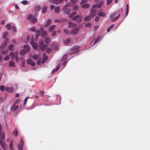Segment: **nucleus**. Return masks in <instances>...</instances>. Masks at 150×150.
Masks as SVG:
<instances>
[{
  "label": "nucleus",
  "mask_w": 150,
  "mask_h": 150,
  "mask_svg": "<svg viewBox=\"0 0 150 150\" xmlns=\"http://www.w3.org/2000/svg\"><path fill=\"white\" fill-rule=\"evenodd\" d=\"M22 3L23 4L25 5L27 4L28 1L26 0H23L22 1Z\"/></svg>",
  "instance_id": "obj_48"
},
{
  "label": "nucleus",
  "mask_w": 150,
  "mask_h": 150,
  "mask_svg": "<svg viewBox=\"0 0 150 150\" xmlns=\"http://www.w3.org/2000/svg\"><path fill=\"white\" fill-rule=\"evenodd\" d=\"M14 89V88L13 87H7L5 88L6 91L7 92L9 93L13 92Z\"/></svg>",
  "instance_id": "obj_9"
},
{
  "label": "nucleus",
  "mask_w": 150,
  "mask_h": 150,
  "mask_svg": "<svg viewBox=\"0 0 150 150\" xmlns=\"http://www.w3.org/2000/svg\"><path fill=\"white\" fill-rule=\"evenodd\" d=\"M64 31L67 34H69L71 33V32H69L68 30L67 29H64Z\"/></svg>",
  "instance_id": "obj_41"
},
{
  "label": "nucleus",
  "mask_w": 150,
  "mask_h": 150,
  "mask_svg": "<svg viewBox=\"0 0 150 150\" xmlns=\"http://www.w3.org/2000/svg\"><path fill=\"white\" fill-rule=\"evenodd\" d=\"M9 57L8 55H6L4 59V60L5 61H7L9 59Z\"/></svg>",
  "instance_id": "obj_44"
},
{
  "label": "nucleus",
  "mask_w": 150,
  "mask_h": 150,
  "mask_svg": "<svg viewBox=\"0 0 150 150\" xmlns=\"http://www.w3.org/2000/svg\"><path fill=\"white\" fill-rule=\"evenodd\" d=\"M88 0H82L80 2V4L82 6L85 4L87 2Z\"/></svg>",
  "instance_id": "obj_35"
},
{
  "label": "nucleus",
  "mask_w": 150,
  "mask_h": 150,
  "mask_svg": "<svg viewBox=\"0 0 150 150\" xmlns=\"http://www.w3.org/2000/svg\"><path fill=\"white\" fill-rule=\"evenodd\" d=\"M112 0H107V3L108 5L110 4L112 2Z\"/></svg>",
  "instance_id": "obj_55"
},
{
  "label": "nucleus",
  "mask_w": 150,
  "mask_h": 150,
  "mask_svg": "<svg viewBox=\"0 0 150 150\" xmlns=\"http://www.w3.org/2000/svg\"><path fill=\"white\" fill-rule=\"evenodd\" d=\"M40 47V49L42 51H44L45 49L46 45L44 44L43 41L42 40H40L39 41Z\"/></svg>",
  "instance_id": "obj_5"
},
{
  "label": "nucleus",
  "mask_w": 150,
  "mask_h": 150,
  "mask_svg": "<svg viewBox=\"0 0 150 150\" xmlns=\"http://www.w3.org/2000/svg\"><path fill=\"white\" fill-rule=\"evenodd\" d=\"M31 44L33 47L35 49H36L38 47V44L36 42H31Z\"/></svg>",
  "instance_id": "obj_21"
},
{
  "label": "nucleus",
  "mask_w": 150,
  "mask_h": 150,
  "mask_svg": "<svg viewBox=\"0 0 150 150\" xmlns=\"http://www.w3.org/2000/svg\"><path fill=\"white\" fill-rule=\"evenodd\" d=\"M47 59V54L44 53L43 55V58H42V63H44Z\"/></svg>",
  "instance_id": "obj_12"
},
{
  "label": "nucleus",
  "mask_w": 150,
  "mask_h": 150,
  "mask_svg": "<svg viewBox=\"0 0 150 150\" xmlns=\"http://www.w3.org/2000/svg\"><path fill=\"white\" fill-rule=\"evenodd\" d=\"M8 33L7 32H5L4 34H3V38H5L7 36V35H8Z\"/></svg>",
  "instance_id": "obj_46"
},
{
  "label": "nucleus",
  "mask_w": 150,
  "mask_h": 150,
  "mask_svg": "<svg viewBox=\"0 0 150 150\" xmlns=\"http://www.w3.org/2000/svg\"><path fill=\"white\" fill-rule=\"evenodd\" d=\"M76 12L73 13L69 15V17L70 18H72V20H74L77 19L76 21L78 23H79L81 22L82 19L81 17H79V15L76 16Z\"/></svg>",
  "instance_id": "obj_2"
},
{
  "label": "nucleus",
  "mask_w": 150,
  "mask_h": 150,
  "mask_svg": "<svg viewBox=\"0 0 150 150\" xmlns=\"http://www.w3.org/2000/svg\"><path fill=\"white\" fill-rule=\"evenodd\" d=\"M55 7V6L53 5H51L50 6V8L51 10H52Z\"/></svg>",
  "instance_id": "obj_62"
},
{
  "label": "nucleus",
  "mask_w": 150,
  "mask_h": 150,
  "mask_svg": "<svg viewBox=\"0 0 150 150\" xmlns=\"http://www.w3.org/2000/svg\"><path fill=\"white\" fill-rule=\"evenodd\" d=\"M56 31H54V32H53L52 34V35L53 36H55L56 34Z\"/></svg>",
  "instance_id": "obj_60"
},
{
  "label": "nucleus",
  "mask_w": 150,
  "mask_h": 150,
  "mask_svg": "<svg viewBox=\"0 0 150 150\" xmlns=\"http://www.w3.org/2000/svg\"><path fill=\"white\" fill-rule=\"evenodd\" d=\"M5 26L8 29H10L11 28V25L10 24L6 25Z\"/></svg>",
  "instance_id": "obj_47"
},
{
  "label": "nucleus",
  "mask_w": 150,
  "mask_h": 150,
  "mask_svg": "<svg viewBox=\"0 0 150 150\" xmlns=\"http://www.w3.org/2000/svg\"><path fill=\"white\" fill-rule=\"evenodd\" d=\"M18 107V105H16V104H14L11 108V111L14 112L17 109Z\"/></svg>",
  "instance_id": "obj_15"
},
{
  "label": "nucleus",
  "mask_w": 150,
  "mask_h": 150,
  "mask_svg": "<svg viewBox=\"0 0 150 150\" xmlns=\"http://www.w3.org/2000/svg\"><path fill=\"white\" fill-rule=\"evenodd\" d=\"M116 13H114L112 14H111L110 16V18L111 19V22H115L116 21L118 18L120 16V14H119L115 18L116 16L115 14Z\"/></svg>",
  "instance_id": "obj_3"
},
{
  "label": "nucleus",
  "mask_w": 150,
  "mask_h": 150,
  "mask_svg": "<svg viewBox=\"0 0 150 150\" xmlns=\"http://www.w3.org/2000/svg\"><path fill=\"white\" fill-rule=\"evenodd\" d=\"M13 141L12 140H11L10 143L9 144V148L10 150H13Z\"/></svg>",
  "instance_id": "obj_27"
},
{
  "label": "nucleus",
  "mask_w": 150,
  "mask_h": 150,
  "mask_svg": "<svg viewBox=\"0 0 150 150\" xmlns=\"http://www.w3.org/2000/svg\"><path fill=\"white\" fill-rule=\"evenodd\" d=\"M47 7L46 6H44L42 9V13H45L47 11Z\"/></svg>",
  "instance_id": "obj_23"
},
{
  "label": "nucleus",
  "mask_w": 150,
  "mask_h": 150,
  "mask_svg": "<svg viewBox=\"0 0 150 150\" xmlns=\"http://www.w3.org/2000/svg\"><path fill=\"white\" fill-rule=\"evenodd\" d=\"M59 67H60L59 65L56 66V68L55 69V71H57L59 70Z\"/></svg>",
  "instance_id": "obj_56"
},
{
  "label": "nucleus",
  "mask_w": 150,
  "mask_h": 150,
  "mask_svg": "<svg viewBox=\"0 0 150 150\" xmlns=\"http://www.w3.org/2000/svg\"><path fill=\"white\" fill-rule=\"evenodd\" d=\"M70 39H67L64 41V43L65 44H67L69 43L70 42Z\"/></svg>",
  "instance_id": "obj_36"
},
{
  "label": "nucleus",
  "mask_w": 150,
  "mask_h": 150,
  "mask_svg": "<svg viewBox=\"0 0 150 150\" xmlns=\"http://www.w3.org/2000/svg\"><path fill=\"white\" fill-rule=\"evenodd\" d=\"M19 93H17L16 95V98L18 97H19Z\"/></svg>",
  "instance_id": "obj_64"
},
{
  "label": "nucleus",
  "mask_w": 150,
  "mask_h": 150,
  "mask_svg": "<svg viewBox=\"0 0 150 150\" xmlns=\"http://www.w3.org/2000/svg\"><path fill=\"white\" fill-rule=\"evenodd\" d=\"M79 30V28H75L71 30V34L73 35H75L78 33Z\"/></svg>",
  "instance_id": "obj_6"
},
{
  "label": "nucleus",
  "mask_w": 150,
  "mask_h": 150,
  "mask_svg": "<svg viewBox=\"0 0 150 150\" xmlns=\"http://www.w3.org/2000/svg\"><path fill=\"white\" fill-rule=\"evenodd\" d=\"M11 29H12L13 31L14 32H15L16 31V28L15 27V26H13L11 27Z\"/></svg>",
  "instance_id": "obj_49"
},
{
  "label": "nucleus",
  "mask_w": 150,
  "mask_h": 150,
  "mask_svg": "<svg viewBox=\"0 0 150 150\" xmlns=\"http://www.w3.org/2000/svg\"><path fill=\"white\" fill-rule=\"evenodd\" d=\"M98 15L99 16H101L102 17H103L105 16V14L103 12H100V13H98Z\"/></svg>",
  "instance_id": "obj_31"
},
{
  "label": "nucleus",
  "mask_w": 150,
  "mask_h": 150,
  "mask_svg": "<svg viewBox=\"0 0 150 150\" xmlns=\"http://www.w3.org/2000/svg\"><path fill=\"white\" fill-rule=\"evenodd\" d=\"M67 62L66 61H64L63 62V63H62V65L65 66L67 64Z\"/></svg>",
  "instance_id": "obj_61"
},
{
  "label": "nucleus",
  "mask_w": 150,
  "mask_h": 150,
  "mask_svg": "<svg viewBox=\"0 0 150 150\" xmlns=\"http://www.w3.org/2000/svg\"><path fill=\"white\" fill-rule=\"evenodd\" d=\"M99 19V17L98 16L96 17L95 19V20L96 22H98Z\"/></svg>",
  "instance_id": "obj_58"
},
{
  "label": "nucleus",
  "mask_w": 150,
  "mask_h": 150,
  "mask_svg": "<svg viewBox=\"0 0 150 150\" xmlns=\"http://www.w3.org/2000/svg\"><path fill=\"white\" fill-rule=\"evenodd\" d=\"M92 17H93V16H92L91 14L89 16H86L84 18V21H88L91 19Z\"/></svg>",
  "instance_id": "obj_19"
},
{
  "label": "nucleus",
  "mask_w": 150,
  "mask_h": 150,
  "mask_svg": "<svg viewBox=\"0 0 150 150\" xmlns=\"http://www.w3.org/2000/svg\"><path fill=\"white\" fill-rule=\"evenodd\" d=\"M38 61L37 62V64L38 65H39L41 63V59L40 58L39 59H38Z\"/></svg>",
  "instance_id": "obj_50"
},
{
  "label": "nucleus",
  "mask_w": 150,
  "mask_h": 150,
  "mask_svg": "<svg viewBox=\"0 0 150 150\" xmlns=\"http://www.w3.org/2000/svg\"><path fill=\"white\" fill-rule=\"evenodd\" d=\"M67 54H66L64 55V56L62 58V60H61V62L62 61L65 60L67 59Z\"/></svg>",
  "instance_id": "obj_45"
},
{
  "label": "nucleus",
  "mask_w": 150,
  "mask_h": 150,
  "mask_svg": "<svg viewBox=\"0 0 150 150\" xmlns=\"http://www.w3.org/2000/svg\"><path fill=\"white\" fill-rule=\"evenodd\" d=\"M78 6L75 5L73 7V9L74 11H77L78 8Z\"/></svg>",
  "instance_id": "obj_38"
},
{
  "label": "nucleus",
  "mask_w": 150,
  "mask_h": 150,
  "mask_svg": "<svg viewBox=\"0 0 150 150\" xmlns=\"http://www.w3.org/2000/svg\"><path fill=\"white\" fill-rule=\"evenodd\" d=\"M41 8L40 6H38L35 7V9L36 11H39L41 9Z\"/></svg>",
  "instance_id": "obj_37"
},
{
  "label": "nucleus",
  "mask_w": 150,
  "mask_h": 150,
  "mask_svg": "<svg viewBox=\"0 0 150 150\" xmlns=\"http://www.w3.org/2000/svg\"><path fill=\"white\" fill-rule=\"evenodd\" d=\"M5 87L4 86H0V90L1 91H3L5 89Z\"/></svg>",
  "instance_id": "obj_43"
},
{
  "label": "nucleus",
  "mask_w": 150,
  "mask_h": 150,
  "mask_svg": "<svg viewBox=\"0 0 150 150\" xmlns=\"http://www.w3.org/2000/svg\"><path fill=\"white\" fill-rule=\"evenodd\" d=\"M51 39L48 37L46 38L45 39V42L46 44H48L51 41Z\"/></svg>",
  "instance_id": "obj_28"
},
{
  "label": "nucleus",
  "mask_w": 150,
  "mask_h": 150,
  "mask_svg": "<svg viewBox=\"0 0 150 150\" xmlns=\"http://www.w3.org/2000/svg\"><path fill=\"white\" fill-rule=\"evenodd\" d=\"M0 144L4 150H5V143L2 139H0Z\"/></svg>",
  "instance_id": "obj_14"
},
{
  "label": "nucleus",
  "mask_w": 150,
  "mask_h": 150,
  "mask_svg": "<svg viewBox=\"0 0 150 150\" xmlns=\"http://www.w3.org/2000/svg\"><path fill=\"white\" fill-rule=\"evenodd\" d=\"M98 25L95 26L94 27V30H96L98 28Z\"/></svg>",
  "instance_id": "obj_63"
},
{
  "label": "nucleus",
  "mask_w": 150,
  "mask_h": 150,
  "mask_svg": "<svg viewBox=\"0 0 150 150\" xmlns=\"http://www.w3.org/2000/svg\"><path fill=\"white\" fill-rule=\"evenodd\" d=\"M24 144L22 138H21V141L20 142V144H17V147L18 150H23V146Z\"/></svg>",
  "instance_id": "obj_7"
},
{
  "label": "nucleus",
  "mask_w": 150,
  "mask_h": 150,
  "mask_svg": "<svg viewBox=\"0 0 150 150\" xmlns=\"http://www.w3.org/2000/svg\"><path fill=\"white\" fill-rule=\"evenodd\" d=\"M104 4L103 1H100L98 4H94L92 5L93 8H99L101 7L102 5Z\"/></svg>",
  "instance_id": "obj_8"
},
{
  "label": "nucleus",
  "mask_w": 150,
  "mask_h": 150,
  "mask_svg": "<svg viewBox=\"0 0 150 150\" xmlns=\"http://www.w3.org/2000/svg\"><path fill=\"white\" fill-rule=\"evenodd\" d=\"M91 24L90 23H88L87 24H86L85 25V26L86 27H90L91 26Z\"/></svg>",
  "instance_id": "obj_52"
},
{
  "label": "nucleus",
  "mask_w": 150,
  "mask_h": 150,
  "mask_svg": "<svg viewBox=\"0 0 150 150\" xmlns=\"http://www.w3.org/2000/svg\"><path fill=\"white\" fill-rule=\"evenodd\" d=\"M9 39L8 38H6L5 39L4 42L0 46L1 48V52L2 54H6L8 52L7 50H4V47L6 46L8 42Z\"/></svg>",
  "instance_id": "obj_1"
},
{
  "label": "nucleus",
  "mask_w": 150,
  "mask_h": 150,
  "mask_svg": "<svg viewBox=\"0 0 150 150\" xmlns=\"http://www.w3.org/2000/svg\"><path fill=\"white\" fill-rule=\"evenodd\" d=\"M64 0H53V3L56 4H57L59 3L62 2Z\"/></svg>",
  "instance_id": "obj_24"
},
{
  "label": "nucleus",
  "mask_w": 150,
  "mask_h": 150,
  "mask_svg": "<svg viewBox=\"0 0 150 150\" xmlns=\"http://www.w3.org/2000/svg\"><path fill=\"white\" fill-rule=\"evenodd\" d=\"M24 48L27 51H28L29 49V46L27 45H25L24 46Z\"/></svg>",
  "instance_id": "obj_39"
},
{
  "label": "nucleus",
  "mask_w": 150,
  "mask_h": 150,
  "mask_svg": "<svg viewBox=\"0 0 150 150\" xmlns=\"http://www.w3.org/2000/svg\"><path fill=\"white\" fill-rule=\"evenodd\" d=\"M55 26L54 25H51L49 28V31L50 32H52L54 29L55 28Z\"/></svg>",
  "instance_id": "obj_29"
},
{
  "label": "nucleus",
  "mask_w": 150,
  "mask_h": 150,
  "mask_svg": "<svg viewBox=\"0 0 150 150\" xmlns=\"http://www.w3.org/2000/svg\"><path fill=\"white\" fill-rule=\"evenodd\" d=\"M15 58L16 59V61L17 62H18V61H19L18 58V57L17 56V55L16 56Z\"/></svg>",
  "instance_id": "obj_59"
},
{
  "label": "nucleus",
  "mask_w": 150,
  "mask_h": 150,
  "mask_svg": "<svg viewBox=\"0 0 150 150\" xmlns=\"http://www.w3.org/2000/svg\"><path fill=\"white\" fill-rule=\"evenodd\" d=\"M39 35H40V33H39V32L38 31L37 34L36 35L35 39L36 40H37L38 39Z\"/></svg>",
  "instance_id": "obj_53"
},
{
  "label": "nucleus",
  "mask_w": 150,
  "mask_h": 150,
  "mask_svg": "<svg viewBox=\"0 0 150 150\" xmlns=\"http://www.w3.org/2000/svg\"><path fill=\"white\" fill-rule=\"evenodd\" d=\"M89 6L90 4H89L86 3L83 5H82V6H81V7L84 8H86L88 7Z\"/></svg>",
  "instance_id": "obj_25"
},
{
  "label": "nucleus",
  "mask_w": 150,
  "mask_h": 150,
  "mask_svg": "<svg viewBox=\"0 0 150 150\" xmlns=\"http://www.w3.org/2000/svg\"><path fill=\"white\" fill-rule=\"evenodd\" d=\"M14 45H13L11 44L8 47V49L10 50H12L14 47Z\"/></svg>",
  "instance_id": "obj_33"
},
{
  "label": "nucleus",
  "mask_w": 150,
  "mask_h": 150,
  "mask_svg": "<svg viewBox=\"0 0 150 150\" xmlns=\"http://www.w3.org/2000/svg\"><path fill=\"white\" fill-rule=\"evenodd\" d=\"M15 64L13 61H11L9 64V66L10 67H14Z\"/></svg>",
  "instance_id": "obj_32"
},
{
  "label": "nucleus",
  "mask_w": 150,
  "mask_h": 150,
  "mask_svg": "<svg viewBox=\"0 0 150 150\" xmlns=\"http://www.w3.org/2000/svg\"><path fill=\"white\" fill-rule=\"evenodd\" d=\"M28 98V97H27L25 98V100H24V105H25L26 104Z\"/></svg>",
  "instance_id": "obj_54"
},
{
  "label": "nucleus",
  "mask_w": 150,
  "mask_h": 150,
  "mask_svg": "<svg viewBox=\"0 0 150 150\" xmlns=\"http://www.w3.org/2000/svg\"><path fill=\"white\" fill-rule=\"evenodd\" d=\"M27 64H30L32 66H34L35 64V62H32V59H28L27 61Z\"/></svg>",
  "instance_id": "obj_13"
},
{
  "label": "nucleus",
  "mask_w": 150,
  "mask_h": 150,
  "mask_svg": "<svg viewBox=\"0 0 150 150\" xmlns=\"http://www.w3.org/2000/svg\"><path fill=\"white\" fill-rule=\"evenodd\" d=\"M27 19L29 20L30 22L33 23H36L37 21V19L35 18L32 15H29L27 17Z\"/></svg>",
  "instance_id": "obj_4"
},
{
  "label": "nucleus",
  "mask_w": 150,
  "mask_h": 150,
  "mask_svg": "<svg viewBox=\"0 0 150 150\" xmlns=\"http://www.w3.org/2000/svg\"><path fill=\"white\" fill-rule=\"evenodd\" d=\"M13 133L15 136H17L18 135V132L16 129H15L13 132Z\"/></svg>",
  "instance_id": "obj_42"
},
{
  "label": "nucleus",
  "mask_w": 150,
  "mask_h": 150,
  "mask_svg": "<svg viewBox=\"0 0 150 150\" xmlns=\"http://www.w3.org/2000/svg\"><path fill=\"white\" fill-rule=\"evenodd\" d=\"M96 10L95 9V8H93L92 7V8L91 10V15L92 16H94L96 15Z\"/></svg>",
  "instance_id": "obj_11"
},
{
  "label": "nucleus",
  "mask_w": 150,
  "mask_h": 150,
  "mask_svg": "<svg viewBox=\"0 0 150 150\" xmlns=\"http://www.w3.org/2000/svg\"><path fill=\"white\" fill-rule=\"evenodd\" d=\"M41 33L42 37V38H44L47 36V31L44 30L43 29H41Z\"/></svg>",
  "instance_id": "obj_10"
},
{
  "label": "nucleus",
  "mask_w": 150,
  "mask_h": 150,
  "mask_svg": "<svg viewBox=\"0 0 150 150\" xmlns=\"http://www.w3.org/2000/svg\"><path fill=\"white\" fill-rule=\"evenodd\" d=\"M59 67H60L59 65L56 66V68L55 69V71H57L59 70Z\"/></svg>",
  "instance_id": "obj_57"
},
{
  "label": "nucleus",
  "mask_w": 150,
  "mask_h": 150,
  "mask_svg": "<svg viewBox=\"0 0 150 150\" xmlns=\"http://www.w3.org/2000/svg\"><path fill=\"white\" fill-rule=\"evenodd\" d=\"M102 38H101L100 37H99L97 39H96V40H95L94 42V45L96 44L97 42L100 41L101 40Z\"/></svg>",
  "instance_id": "obj_30"
},
{
  "label": "nucleus",
  "mask_w": 150,
  "mask_h": 150,
  "mask_svg": "<svg viewBox=\"0 0 150 150\" xmlns=\"http://www.w3.org/2000/svg\"><path fill=\"white\" fill-rule=\"evenodd\" d=\"M76 0H71V2L73 4H75L76 2Z\"/></svg>",
  "instance_id": "obj_51"
},
{
  "label": "nucleus",
  "mask_w": 150,
  "mask_h": 150,
  "mask_svg": "<svg viewBox=\"0 0 150 150\" xmlns=\"http://www.w3.org/2000/svg\"><path fill=\"white\" fill-rule=\"evenodd\" d=\"M64 13L67 15L69 14L71 12L70 9L68 8H66V7L64 8Z\"/></svg>",
  "instance_id": "obj_20"
},
{
  "label": "nucleus",
  "mask_w": 150,
  "mask_h": 150,
  "mask_svg": "<svg viewBox=\"0 0 150 150\" xmlns=\"http://www.w3.org/2000/svg\"><path fill=\"white\" fill-rule=\"evenodd\" d=\"M51 22V21L50 19H48L47 21L46 24L44 25V26L45 27L48 26H49V25H50V24Z\"/></svg>",
  "instance_id": "obj_26"
},
{
  "label": "nucleus",
  "mask_w": 150,
  "mask_h": 150,
  "mask_svg": "<svg viewBox=\"0 0 150 150\" xmlns=\"http://www.w3.org/2000/svg\"><path fill=\"white\" fill-rule=\"evenodd\" d=\"M79 46H75L72 48V50L73 51V53L78 52L79 51Z\"/></svg>",
  "instance_id": "obj_16"
},
{
  "label": "nucleus",
  "mask_w": 150,
  "mask_h": 150,
  "mask_svg": "<svg viewBox=\"0 0 150 150\" xmlns=\"http://www.w3.org/2000/svg\"><path fill=\"white\" fill-rule=\"evenodd\" d=\"M40 58V54H35L33 56V58L34 60H38Z\"/></svg>",
  "instance_id": "obj_18"
},
{
  "label": "nucleus",
  "mask_w": 150,
  "mask_h": 150,
  "mask_svg": "<svg viewBox=\"0 0 150 150\" xmlns=\"http://www.w3.org/2000/svg\"><path fill=\"white\" fill-rule=\"evenodd\" d=\"M76 26V25L74 23L69 22L68 23V27L72 28H73Z\"/></svg>",
  "instance_id": "obj_22"
},
{
  "label": "nucleus",
  "mask_w": 150,
  "mask_h": 150,
  "mask_svg": "<svg viewBox=\"0 0 150 150\" xmlns=\"http://www.w3.org/2000/svg\"><path fill=\"white\" fill-rule=\"evenodd\" d=\"M17 55V53L16 52L15 54H14L13 52H11L9 53V55L11 57V58L12 59H14L15 58V57Z\"/></svg>",
  "instance_id": "obj_17"
},
{
  "label": "nucleus",
  "mask_w": 150,
  "mask_h": 150,
  "mask_svg": "<svg viewBox=\"0 0 150 150\" xmlns=\"http://www.w3.org/2000/svg\"><path fill=\"white\" fill-rule=\"evenodd\" d=\"M60 10L59 7H57L55 9V11L56 13H58L59 12Z\"/></svg>",
  "instance_id": "obj_40"
},
{
  "label": "nucleus",
  "mask_w": 150,
  "mask_h": 150,
  "mask_svg": "<svg viewBox=\"0 0 150 150\" xmlns=\"http://www.w3.org/2000/svg\"><path fill=\"white\" fill-rule=\"evenodd\" d=\"M26 53V51L24 50H21L20 54L22 55L23 56Z\"/></svg>",
  "instance_id": "obj_34"
}]
</instances>
